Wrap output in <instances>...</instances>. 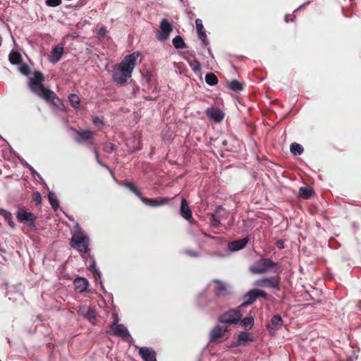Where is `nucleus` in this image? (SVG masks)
Returning <instances> with one entry per match:
<instances>
[{
	"instance_id": "13",
	"label": "nucleus",
	"mask_w": 361,
	"mask_h": 361,
	"mask_svg": "<svg viewBox=\"0 0 361 361\" xmlns=\"http://www.w3.org/2000/svg\"><path fill=\"white\" fill-rule=\"evenodd\" d=\"M283 324L282 318L280 315L276 314L271 319V323L267 326L269 332L272 334L281 328Z\"/></svg>"
},
{
	"instance_id": "34",
	"label": "nucleus",
	"mask_w": 361,
	"mask_h": 361,
	"mask_svg": "<svg viewBox=\"0 0 361 361\" xmlns=\"http://www.w3.org/2000/svg\"><path fill=\"white\" fill-rule=\"evenodd\" d=\"M229 88L234 92L243 90V85L236 80H233L229 84Z\"/></svg>"
},
{
	"instance_id": "51",
	"label": "nucleus",
	"mask_w": 361,
	"mask_h": 361,
	"mask_svg": "<svg viewBox=\"0 0 361 361\" xmlns=\"http://www.w3.org/2000/svg\"><path fill=\"white\" fill-rule=\"evenodd\" d=\"M1 45V37H0V46Z\"/></svg>"
},
{
	"instance_id": "43",
	"label": "nucleus",
	"mask_w": 361,
	"mask_h": 361,
	"mask_svg": "<svg viewBox=\"0 0 361 361\" xmlns=\"http://www.w3.org/2000/svg\"><path fill=\"white\" fill-rule=\"evenodd\" d=\"M185 253H186L188 255H189L190 257H197L200 256L198 252H197L194 250H185Z\"/></svg>"
},
{
	"instance_id": "44",
	"label": "nucleus",
	"mask_w": 361,
	"mask_h": 361,
	"mask_svg": "<svg viewBox=\"0 0 361 361\" xmlns=\"http://www.w3.org/2000/svg\"><path fill=\"white\" fill-rule=\"evenodd\" d=\"M93 123L97 126H103V121L102 119H100L99 117H96L93 119Z\"/></svg>"
},
{
	"instance_id": "50",
	"label": "nucleus",
	"mask_w": 361,
	"mask_h": 361,
	"mask_svg": "<svg viewBox=\"0 0 361 361\" xmlns=\"http://www.w3.org/2000/svg\"><path fill=\"white\" fill-rule=\"evenodd\" d=\"M207 237L210 238H213L212 236L209 235H207Z\"/></svg>"
},
{
	"instance_id": "11",
	"label": "nucleus",
	"mask_w": 361,
	"mask_h": 361,
	"mask_svg": "<svg viewBox=\"0 0 361 361\" xmlns=\"http://www.w3.org/2000/svg\"><path fill=\"white\" fill-rule=\"evenodd\" d=\"M215 284L214 293L216 296L221 297L228 294V284L221 280L214 279L212 281Z\"/></svg>"
},
{
	"instance_id": "14",
	"label": "nucleus",
	"mask_w": 361,
	"mask_h": 361,
	"mask_svg": "<svg viewBox=\"0 0 361 361\" xmlns=\"http://www.w3.org/2000/svg\"><path fill=\"white\" fill-rule=\"evenodd\" d=\"M63 53V47L57 45L54 47L49 57V61L52 63H56L60 61Z\"/></svg>"
},
{
	"instance_id": "17",
	"label": "nucleus",
	"mask_w": 361,
	"mask_h": 361,
	"mask_svg": "<svg viewBox=\"0 0 361 361\" xmlns=\"http://www.w3.org/2000/svg\"><path fill=\"white\" fill-rule=\"evenodd\" d=\"M224 211V208L221 206H219L214 214H211L210 220L211 225L214 228H217L221 224V220L223 216L221 214V212Z\"/></svg>"
},
{
	"instance_id": "45",
	"label": "nucleus",
	"mask_w": 361,
	"mask_h": 361,
	"mask_svg": "<svg viewBox=\"0 0 361 361\" xmlns=\"http://www.w3.org/2000/svg\"><path fill=\"white\" fill-rule=\"evenodd\" d=\"M93 152H94V155H95V158H96V161H97V162L99 165H101V166H104L105 165H104V164H103L102 163V161H101L99 160V154H98V152H97V149L94 148V149H93Z\"/></svg>"
},
{
	"instance_id": "29",
	"label": "nucleus",
	"mask_w": 361,
	"mask_h": 361,
	"mask_svg": "<svg viewBox=\"0 0 361 361\" xmlns=\"http://www.w3.org/2000/svg\"><path fill=\"white\" fill-rule=\"evenodd\" d=\"M0 214L5 219L10 227L13 228L15 227V224L12 219V214L10 212L5 209H1L0 211Z\"/></svg>"
},
{
	"instance_id": "10",
	"label": "nucleus",
	"mask_w": 361,
	"mask_h": 361,
	"mask_svg": "<svg viewBox=\"0 0 361 361\" xmlns=\"http://www.w3.org/2000/svg\"><path fill=\"white\" fill-rule=\"evenodd\" d=\"M279 283L280 277L276 276L258 279L254 282V285L258 287L277 288Z\"/></svg>"
},
{
	"instance_id": "2",
	"label": "nucleus",
	"mask_w": 361,
	"mask_h": 361,
	"mask_svg": "<svg viewBox=\"0 0 361 361\" xmlns=\"http://www.w3.org/2000/svg\"><path fill=\"white\" fill-rule=\"evenodd\" d=\"M44 80V75L39 71H35L33 77L29 82V87L31 91L41 98L48 102H53L56 98V94L51 90L45 88L42 84Z\"/></svg>"
},
{
	"instance_id": "47",
	"label": "nucleus",
	"mask_w": 361,
	"mask_h": 361,
	"mask_svg": "<svg viewBox=\"0 0 361 361\" xmlns=\"http://www.w3.org/2000/svg\"><path fill=\"white\" fill-rule=\"evenodd\" d=\"M106 34V30L104 27H100L99 30V35L102 36H104Z\"/></svg>"
},
{
	"instance_id": "28",
	"label": "nucleus",
	"mask_w": 361,
	"mask_h": 361,
	"mask_svg": "<svg viewBox=\"0 0 361 361\" xmlns=\"http://www.w3.org/2000/svg\"><path fill=\"white\" fill-rule=\"evenodd\" d=\"M240 325L247 330L252 329L254 325V317L252 316L245 317L241 320Z\"/></svg>"
},
{
	"instance_id": "9",
	"label": "nucleus",
	"mask_w": 361,
	"mask_h": 361,
	"mask_svg": "<svg viewBox=\"0 0 361 361\" xmlns=\"http://www.w3.org/2000/svg\"><path fill=\"white\" fill-rule=\"evenodd\" d=\"M173 30L171 24L167 19H163L160 23V30L157 33V37L160 42L166 41Z\"/></svg>"
},
{
	"instance_id": "12",
	"label": "nucleus",
	"mask_w": 361,
	"mask_h": 361,
	"mask_svg": "<svg viewBox=\"0 0 361 361\" xmlns=\"http://www.w3.org/2000/svg\"><path fill=\"white\" fill-rule=\"evenodd\" d=\"M139 355L145 361H157L155 352L151 348H140Z\"/></svg>"
},
{
	"instance_id": "38",
	"label": "nucleus",
	"mask_w": 361,
	"mask_h": 361,
	"mask_svg": "<svg viewBox=\"0 0 361 361\" xmlns=\"http://www.w3.org/2000/svg\"><path fill=\"white\" fill-rule=\"evenodd\" d=\"M84 315L90 320L94 319L96 317L95 312L90 307L87 308L86 312H84Z\"/></svg>"
},
{
	"instance_id": "20",
	"label": "nucleus",
	"mask_w": 361,
	"mask_h": 361,
	"mask_svg": "<svg viewBox=\"0 0 361 361\" xmlns=\"http://www.w3.org/2000/svg\"><path fill=\"white\" fill-rule=\"evenodd\" d=\"M226 331V329H223L219 325L215 326L210 332L209 341L212 343L215 342L224 336Z\"/></svg>"
},
{
	"instance_id": "22",
	"label": "nucleus",
	"mask_w": 361,
	"mask_h": 361,
	"mask_svg": "<svg viewBox=\"0 0 361 361\" xmlns=\"http://www.w3.org/2000/svg\"><path fill=\"white\" fill-rule=\"evenodd\" d=\"M257 299V293L255 292V288L249 290L244 295V302L242 303L241 306H247L252 305L256 300Z\"/></svg>"
},
{
	"instance_id": "42",
	"label": "nucleus",
	"mask_w": 361,
	"mask_h": 361,
	"mask_svg": "<svg viewBox=\"0 0 361 361\" xmlns=\"http://www.w3.org/2000/svg\"><path fill=\"white\" fill-rule=\"evenodd\" d=\"M255 290L257 293V298L262 297L267 299L268 298V295L264 290L257 288H255Z\"/></svg>"
},
{
	"instance_id": "16",
	"label": "nucleus",
	"mask_w": 361,
	"mask_h": 361,
	"mask_svg": "<svg viewBox=\"0 0 361 361\" xmlns=\"http://www.w3.org/2000/svg\"><path fill=\"white\" fill-rule=\"evenodd\" d=\"M248 238H244L228 243V247L231 251L236 252L244 248L248 243Z\"/></svg>"
},
{
	"instance_id": "33",
	"label": "nucleus",
	"mask_w": 361,
	"mask_h": 361,
	"mask_svg": "<svg viewBox=\"0 0 361 361\" xmlns=\"http://www.w3.org/2000/svg\"><path fill=\"white\" fill-rule=\"evenodd\" d=\"M205 82L207 85L213 86L217 84L218 78L214 73H207L205 75Z\"/></svg>"
},
{
	"instance_id": "30",
	"label": "nucleus",
	"mask_w": 361,
	"mask_h": 361,
	"mask_svg": "<svg viewBox=\"0 0 361 361\" xmlns=\"http://www.w3.org/2000/svg\"><path fill=\"white\" fill-rule=\"evenodd\" d=\"M290 150L294 155H300L303 153L302 146L297 142H293L290 146Z\"/></svg>"
},
{
	"instance_id": "4",
	"label": "nucleus",
	"mask_w": 361,
	"mask_h": 361,
	"mask_svg": "<svg viewBox=\"0 0 361 361\" xmlns=\"http://www.w3.org/2000/svg\"><path fill=\"white\" fill-rule=\"evenodd\" d=\"M125 186L128 188L131 192L136 195L140 200L146 205L150 207H158L166 204L168 201V197H157V198H147L142 196L139 189L132 183H125Z\"/></svg>"
},
{
	"instance_id": "48",
	"label": "nucleus",
	"mask_w": 361,
	"mask_h": 361,
	"mask_svg": "<svg viewBox=\"0 0 361 361\" xmlns=\"http://www.w3.org/2000/svg\"><path fill=\"white\" fill-rule=\"evenodd\" d=\"M222 145H223L224 146H226V145H227V141H226V140H224V141H222Z\"/></svg>"
},
{
	"instance_id": "40",
	"label": "nucleus",
	"mask_w": 361,
	"mask_h": 361,
	"mask_svg": "<svg viewBox=\"0 0 361 361\" xmlns=\"http://www.w3.org/2000/svg\"><path fill=\"white\" fill-rule=\"evenodd\" d=\"M61 4V0H46V4L50 7H56Z\"/></svg>"
},
{
	"instance_id": "25",
	"label": "nucleus",
	"mask_w": 361,
	"mask_h": 361,
	"mask_svg": "<svg viewBox=\"0 0 361 361\" xmlns=\"http://www.w3.org/2000/svg\"><path fill=\"white\" fill-rule=\"evenodd\" d=\"M9 61L13 65H18L21 63V54L17 51H11L8 56Z\"/></svg>"
},
{
	"instance_id": "15",
	"label": "nucleus",
	"mask_w": 361,
	"mask_h": 361,
	"mask_svg": "<svg viewBox=\"0 0 361 361\" xmlns=\"http://www.w3.org/2000/svg\"><path fill=\"white\" fill-rule=\"evenodd\" d=\"M253 338L252 336L250 333H247L245 331L241 332L238 336L236 342L233 343V347H238L240 345H245L246 343L252 342Z\"/></svg>"
},
{
	"instance_id": "31",
	"label": "nucleus",
	"mask_w": 361,
	"mask_h": 361,
	"mask_svg": "<svg viewBox=\"0 0 361 361\" xmlns=\"http://www.w3.org/2000/svg\"><path fill=\"white\" fill-rule=\"evenodd\" d=\"M172 43L176 49H183L185 47V43L180 35L176 36L173 39Z\"/></svg>"
},
{
	"instance_id": "1",
	"label": "nucleus",
	"mask_w": 361,
	"mask_h": 361,
	"mask_svg": "<svg viewBox=\"0 0 361 361\" xmlns=\"http://www.w3.org/2000/svg\"><path fill=\"white\" fill-rule=\"evenodd\" d=\"M139 55V52H133L127 55L120 63L115 66L112 74V80L114 82L123 85L127 82L132 75Z\"/></svg>"
},
{
	"instance_id": "7",
	"label": "nucleus",
	"mask_w": 361,
	"mask_h": 361,
	"mask_svg": "<svg viewBox=\"0 0 361 361\" xmlns=\"http://www.w3.org/2000/svg\"><path fill=\"white\" fill-rule=\"evenodd\" d=\"M17 219L20 222L26 224L30 228H35L37 216L32 212L19 209L17 212Z\"/></svg>"
},
{
	"instance_id": "26",
	"label": "nucleus",
	"mask_w": 361,
	"mask_h": 361,
	"mask_svg": "<svg viewBox=\"0 0 361 361\" xmlns=\"http://www.w3.org/2000/svg\"><path fill=\"white\" fill-rule=\"evenodd\" d=\"M88 269H89L90 271H91L92 273V274L94 275V277L95 278V279L97 280V278H98L100 280V283H102V281H101V272L97 268L95 260L92 257L91 258V263L88 266Z\"/></svg>"
},
{
	"instance_id": "41",
	"label": "nucleus",
	"mask_w": 361,
	"mask_h": 361,
	"mask_svg": "<svg viewBox=\"0 0 361 361\" xmlns=\"http://www.w3.org/2000/svg\"><path fill=\"white\" fill-rule=\"evenodd\" d=\"M34 195H35L34 200H35L36 204L37 205L41 204L42 202V196H41V194L39 193V192L36 191L34 193Z\"/></svg>"
},
{
	"instance_id": "24",
	"label": "nucleus",
	"mask_w": 361,
	"mask_h": 361,
	"mask_svg": "<svg viewBox=\"0 0 361 361\" xmlns=\"http://www.w3.org/2000/svg\"><path fill=\"white\" fill-rule=\"evenodd\" d=\"M196 29L198 34L199 38L202 41V42L205 44L206 43V34L204 30V26L202 22L200 19L195 20Z\"/></svg>"
},
{
	"instance_id": "23",
	"label": "nucleus",
	"mask_w": 361,
	"mask_h": 361,
	"mask_svg": "<svg viewBox=\"0 0 361 361\" xmlns=\"http://www.w3.org/2000/svg\"><path fill=\"white\" fill-rule=\"evenodd\" d=\"M78 137L76 138V141L79 143L91 140L93 137V133L89 130L83 131H76Z\"/></svg>"
},
{
	"instance_id": "21",
	"label": "nucleus",
	"mask_w": 361,
	"mask_h": 361,
	"mask_svg": "<svg viewBox=\"0 0 361 361\" xmlns=\"http://www.w3.org/2000/svg\"><path fill=\"white\" fill-rule=\"evenodd\" d=\"M207 115L212 118V120L220 122L223 120L224 117V113L218 109H214V108H209L207 109Z\"/></svg>"
},
{
	"instance_id": "5",
	"label": "nucleus",
	"mask_w": 361,
	"mask_h": 361,
	"mask_svg": "<svg viewBox=\"0 0 361 361\" xmlns=\"http://www.w3.org/2000/svg\"><path fill=\"white\" fill-rule=\"evenodd\" d=\"M276 265V264L269 258H261L250 267V270L252 274H262L275 267Z\"/></svg>"
},
{
	"instance_id": "39",
	"label": "nucleus",
	"mask_w": 361,
	"mask_h": 361,
	"mask_svg": "<svg viewBox=\"0 0 361 361\" xmlns=\"http://www.w3.org/2000/svg\"><path fill=\"white\" fill-rule=\"evenodd\" d=\"M190 65L194 72L200 71L201 64L197 59H195L192 63H190Z\"/></svg>"
},
{
	"instance_id": "3",
	"label": "nucleus",
	"mask_w": 361,
	"mask_h": 361,
	"mask_svg": "<svg viewBox=\"0 0 361 361\" xmlns=\"http://www.w3.org/2000/svg\"><path fill=\"white\" fill-rule=\"evenodd\" d=\"M89 237L85 235L78 224H76L72 234L71 246L81 253L89 252Z\"/></svg>"
},
{
	"instance_id": "35",
	"label": "nucleus",
	"mask_w": 361,
	"mask_h": 361,
	"mask_svg": "<svg viewBox=\"0 0 361 361\" xmlns=\"http://www.w3.org/2000/svg\"><path fill=\"white\" fill-rule=\"evenodd\" d=\"M313 194V191L311 189L306 188H300V195L305 199H310Z\"/></svg>"
},
{
	"instance_id": "49",
	"label": "nucleus",
	"mask_w": 361,
	"mask_h": 361,
	"mask_svg": "<svg viewBox=\"0 0 361 361\" xmlns=\"http://www.w3.org/2000/svg\"><path fill=\"white\" fill-rule=\"evenodd\" d=\"M3 252H4V250H2L1 248H0V254H1V253H3Z\"/></svg>"
},
{
	"instance_id": "18",
	"label": "nucleus",
	"mask_w": 361,
	"mask_h": 361,
	"mask_svg": "<svg viewBox=\"0 0 361 361\" xmlns=\"http://www.w3.org/2000/svg\"><path fill=\"white\" fill-rule=\"evenodd\" d=\"M180 214L182 217L188 221H190L192 218V212L188 207L186 200L184 198L181 200Z\"/></svg>"
},
{
	"instance_id": "8",
	"label": "nucleus",
	"mask_w": 361,
	"mask_h": 361,
	"mask_svg": "<svg viewBox=\"0 0 361 361\" xmlns=\"http://www.w3.org/2000/svg\"><path fill=\"white\" fill-rule=\"evenodd\" d=\"M240 312L238 309L231 310L219 317V322L223 324H237L241 319Z\"/></svg>"
},
{
	"instance_id": "46",
	"label": "nucleus",
	"mask_w": 361,
	"mask_h": 361,
	"mask_svg": "<svg viewBox=\"0 0 361 361\" xmlns=\"http://www.w3.org/2000/svg\"><path fill=\"white\" fill-rule=\"evenodd\" d=\"M276 246L279 249H283L284 247L283 241L281 240H279L276 242Z\"/></svg>"
},
{
	"instance_id": "32",
	"label": "nucleus",
	"mask_w": 361,
	"mask_h": 361,
	"mask_svg": "<svg viewBox=\"0 0 361 361\" xmlns=\"http://www.w3.org/2000/svg\"><path fill=\"white\" fill-rule=\"evenodd\" d=\"M68 100L71 102V104L73 108L79 109L80 99L77 94H71L68 97Z\"/></svg>"
},
{
	"instance_id": "6",
	"label": "nucleus",
	"mask_w": 361,
	"mask_h": 361,
	"mask_svg": "<svg viewBox=\"0 0 361 361\" xmlns=\"http://www.w3.org/2000/svg\"><path fill=\"white\" fill-rule=\"evenodd\" d=\"M118 319L116 318L110 326V334L122 337L123 339H132L128 330L123 324H118Z\"/></svg>"
},
{
	"instance_id": "27",
	"label": "nucleus",
	"mask_w": 361,
	"mask_h": 361,
	"mask_svg": "<svg viewBox=\"0 0 361 361\" xmlns=\"http://www.w3.org/2000/svg\"><path fill=\"white\" fill-rule=\"evenodd\" d=\"M49 202L54 211H56L59 207V203L57 197L54 192H49L48 194Z\"/></svg>"
},
{
	"instance_id": "36",
	"label": "nucleus",
	"mask_w": 361,
	"mask_h": 361,
	"mask_svg": "<svg viewBox=\"0 0 361 361\" xmlns=\"http://www.w3.org/2000/svg\"><path fill=\"white\" fill-rule=\"evenodd\" d=\"M20 73L25 76H28L30 74V67L27 64L21 65L18 68Z\"/></svg>"
},
{
	"instance_id": "19",
	"label": "nucleus",
	"mask_w": 361,
	"mask_h": 361,
	"mask_svg": "<svg viewBox=\"0 0 361 361\" xmlns=\"http://www.w3.org/2000/svg\"><path fill=\"white\" fill-rule=\"evenodd\" d=\"M75 290L79 293H83L87 290L89 286L88 281L82 277H78L73 281Z\"/></svg>"
},
{
	"instance_id": "37",
	"label": "nucleus",
	"mask_w": 361,
	"mask_h": 361,
	"mask_svg": "<svg viewBox=\"0 0 361 361\" xmlns=\"http://www.w3.org/2000/svg\"><path fill=\"white\" fill-rule=\"evenodd\" d=\"M103 149L106 153H111L116 149V146L111 142H106L104 144Z\"/></svg>"
}]
</instances>
